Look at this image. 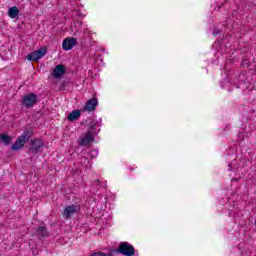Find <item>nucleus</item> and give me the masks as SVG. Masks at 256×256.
<instances>
[{"label":"nucleus","mask_w":256,"mask_h":256,"mask_svg":"<svg viewBox=\"0 0 256 256\" xmlns=\"http://www.w3.org/2000/svg\"><path fill=\"white\" fill-rule=\"evenodd\" d=\"M118 253L125 256H133L135 255V248L128 242H122L118 247Z\"/></svg>","instance_id":"3"},{"label":"nucleus","mask_w":256,"mask_h":256,"mask_svg":"<svg viewBox=\"0 0 256 256\" xmlns=\"http://www.w3.org/2000/svg\"><path fill=\"white\" fill-rule=\"evenodd\" d=\"M47 54V48L42 47L39 50H36L35 52H32L27 55L28 61H39V59H42Z\"/></svg>","instance_id":"6"},{"label":"nucleus","mask_w":256,"mask_h":256,"mask_svg":"<svg viewBox=\"0 0 256 256\" xmlns=\"http://www.w3.org/2000/svg\"><path fill=\"white\" fill-rule=\"evenodd\" d=\"M37 101H39V97L35 93H29L23 96L22 100L20 101L21 105L24 107H33L37 105Z\"/></svg>","instance_id":"2"},{"label":"nucleus","mask_w":256,"mask_h":256,"mask_svg":"<svg viewBox=\"0 0 256 256\" xmlns=\"http://www.w3.org/2000/svg\"><path fill=\"white\" fill-rule=\"evenodd\" d=\"M81 117V111L74 110L68 115V121H77Z\"/></svg>","instance_id":"12"},{"label":"nucleus","mask_w":256,"mask_h":256,"mask_svg":"<svg viewBox=\"0 0 256 256\" xmlns=\"http://www.w3.org/2000/svg\"><path fill=\"white\" fill-rule=\"evenodd\" d=\"M86 167H91V162H88V164L85 165Z\"/></svg>","instance_id":"17"},{"label":"nucleus","mask_w":256,"mask_h":256,"mask_svg":"<svg viewBox=\"0 0 256 256\" xmlns=\"http://www.w3.org/2000/svg\"><path fill=\"white\" fill-rule=\"evenodd\" d=\"M95 135L96 133L93 130H89L88 132L84 133L80 138V145L85 147L90 143H93V141H95Z\"/></svg>","instance_id":"5"},{"label":"nucleus","mask_w":256,"mask_h":256,"mask_svg":"<svg viewBox=\"0 0 256 256\" xmlns=\"http://www.w3.org/2000/svg\"><path fill=\"white\" fill-rule=\"evenodd\" d=\"M37 235L39 237H47V230L45 229V226H40L37 230Z\"/></svg>","instance_id":"14"},{"label":"nucleus","mask_w":256,"mask_h":256,"mask_svg":"<svg viewBox=\"0 0 256 256\" xmlns=\"http://www.w3.org/2000/svg\"><path fill=\"white\" fill-rule=\"evenodd\" d=\"M75 45H77V39L74 37H68L63 40L62 49L64 51H71V49H73V47H75Z\"/></svg>","instance_id":"7"},{"label":"nucleus","mask_w":256,"mask_h":256,"mask_svg":"<svg viewBox=\"0 0 256 256\" xmlns=\"http://www.w3.org/2000/svg\"><path fill=\"white\" fill-rule=\"evenodd\" d=\"M213 35L214 37H217V35H219V32H214Z\"/></svg>","instance_id":"16"},{"label":"nucleus","mask_w":256,"mask_h":256,"mask_svg":"<svg viewBox=\"0 0 256 256\" xmlns=\"http://www.w3.org/2000/svg\"><path fill=\"white\" fill-rule=\"evenodd\" d=\"M0 141L4 145H9V143H11V141H13V137H11L5 133H2V134H0Z\"/></svg>","instance_id":"13"},{"label":"nucleus","mask_w":256,"mask_h":256,"mask_svg":"<svg viewBox=\"0 0 256 256\" xmlns=\"http://www.w3.org/2000/svg\"><path fill=\"white\" fill-rule=\"evenodd\" d=\"M43 140L41 139H34L32 141V145H31V151L32 153H39V151H41V148L43 147Z\"/></svg>","instance_id":"9"},{"label":"nucleus","mask_w":256,"mask_h":256,"mask_svg":"<svg viewBox=\"0 0 256 256\" xmlns=\"http://www.w3.org/2000/svg\"><path fill=\"white\" fill-rule=\"evenodd\" d=\"M18 15H19V8H17V6H13L9 8L8 16L10 17V19H15L17 18Z\"/></svg>","instance_id":"11"},{"label":"nucleus","mask_w":256,"mask_h":256,"mask_svg":"<svg viewBox=\"0 0 256 256\" xmlns=\"http://www.w3.org/2000/svg\"><path fill=\"white\" fill-rule=\"evenodd\" d=\"M53 77L56 79H59V77H63L65 75V66L63 65H57L53 72H52Z\"/></svg>","instance_id":"10"},{"label":"nucleus","mask_w":256,"mask_h":256,"mask_svg":"<svg viewBox=\"0 0 256 256\" xmlns=\"http://www.w3.org/2000/svg\"><path fill=\"white\" fill-rule=\"evenodd\" d=\"M97 155H99V151L98 150H91L90 151L91 159H95V157H97Z\"/></svg>","instance_id":"15"},{"label":"nucleus","mask_w":256,"mask_h":256,"mask_svg":"<svg viewBox=\"0 0 256 256\" xmlns=\"http://www.w3.org/2000/svg\"><path fill=\"white\" fill-rule=\"evenodd\" d=\"M29 137H31V132L29 130L24 131V133L18 137L15 143L12 145V151H19V149H23L25 143L29 141Z\"/></svg>","instance_id":"1"},{"label":"nucleus","mask_w":256,"mask_h":256,"mask_svg":"<svg viewBox=\"0 0 256 256\" xmlns=\"http://www.w3.org/2000/svg\"><path fill=\"white\" fill-rule=\"evenodd\" d=\"M71 34H72V35H75V31H74V30H72Z\"/></svg>","instance_id":"18"},{"label":"nucleus","mask_w":256,"mask_h":256,"mask_svg":"<svg viewBox=\"0 0 256 256\" xmlns=\"http://www.w3.org/2000/svg\"><path fill=\"white\" fill-rule=\"evenodd\" d=\"M99 105V102L97 101V98H92L86 102V105L84 106V111H95V108Z\"/></svg>","instance_id":"8"},{"label":"nucleus","mask_w":256,"mask_h":256,"mask_svg":"<svg viewBox=\"0 0 256 256\" xmlns=\"http://www.w3.org/2000/svg\"><path fill=\"white\" fill-rule=\"evenodd\" d=\"M79 211H81V206L72 204L64 209L62 215L64 219H71V217H73V215H77Z\"/></svg>","instance_id":"4"}]
</instances>
